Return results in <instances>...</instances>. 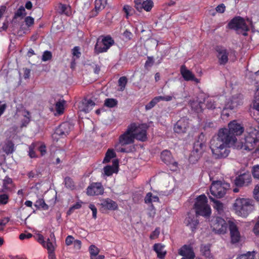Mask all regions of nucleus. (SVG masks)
I'll use <instances>...</instances> for the list:
<instances>
[{
  "label": "nucleus",
  "instance_id": "obj_1",
  "mask_svg": "<svg viewBox=\"0 0 259 259\" xmlns=\"http://www.w3.org/2000/svg\"><path fill=\"white\" fill-rule=\"evenodd\" d=\"M226 129H220L218 135L213 136L210 141V148L215 158L227 157L230 153V147L235 148V138L229 136Z\"/></svg>",
  "mask_w": 259,
  "mask_h": 259
},
{
  "label": "nucleus",
  "instance_id": "obj_2",
  "mask_svg": "<svg viewBox=\"0 0 259 259\" xmlns=\"http://www.w3.org/2000/svg\"><path fill=\"white\" fill-rule=\"evenodd\" d=\"M253 107L255 109L256 114L259 115V96H255L253 103ZM258 123V130L250 128L244 135V137L239 140L235 144V149L259 152V118L256 119Z\"/></svg>",
  "mask_w": 259,
  "mask_h": 259
},
{
  "label": "nucleus",
  "instance_id": "obj_3",
  "mask_svg": "<svg viewBox=\"0 0 259 259\" xmlns=\"http://www.w3.org/2000/svg\"><path fill=\"white\" fill-rule=\"evenodd\" d=\"M194 208L196 215L189 212L185 220V224L189 227L192 231L196 229L199 223L197 215L206 218L209 217L211 213L210 207L207 204V199L205 195H201L196 198Z\"/></svg>",
  "mask_w": 259,
  "mask_h": 259
},
{
  "label": "nucleus",
  "instance_id": "obj_4",
  "mask_svg": "<svg viewBox=\"0 0 259 259\" xmlns=\"http://www.w3.org/2000/svg\"><path fill=\"white\" fill-rule=\"evenodd\" d=\"M232 210L238 216L246 218L254 210V202L251 198L237 197L232 204Z\"/></svg>",
  "mask_w": 259,
  "mask_h": 259
},
{
  "label": "nucleus",
  "instance_id": "obj_5",
  "mask_svg": "<svg viewBox=\"0 0 259 259\" xmlns=\"http://www.w3.org/2000/svg\"><path fill=\"white\" fill-rule=\"evenodd\" d=\"M230 187V184L228 183L220 181H213L211 183L210 192L214 197L222 198L225 195L227 190Z\"/></svg>",
  "mask_w": 259,
  "mask_h": 259
},
{
  "label": "nucleus",
  "instance_id": "obj_6",
  "mask_svg": "<svg viewBox=\"0 0 259 259\" xmlns=\"http://www.w3.org/2000/svg\"><path fill=\"white\" fill-rule=\"evenodd\" d=\"M228 27L235 30L237 33L241 34L244 36L247 35V32L249 30V28L245 20L240 17L233 18L229 23Z\"/></svg>",
  "mask_w": 259,
  "mask_h": 259
},
{
  "label": "nucleus",
  "instance_id": "obj_7",
  "mask_svg": "<svg viewBox=\"0 0 259 259\" xmlns=\"http://www.w3.org/2000/svg\"><path fill=\"white\" fill-rule=\"evenodd\" d=\"M228 126V129L227 128H223L222 129H226L227 131V134H228L229 136L234 137V142L235 144L237 143L238 141L236 137L241 135L243 133V126L241 123L236 120L230 122Z\"/></svg>",
  "mask_w": 259,
  "mask_h": 259
},
{
  "label": "nucleus",
  "instance_id": "obj_8",
  "mask_svg": "<svg viewBox=\"0 0 259 259\" xmlns=\"http://www.w3.org/2000/svg\"><path fill=\"white\" fill-rule=\"evenodd\" d=\"M136 129L134 124H130L126 131L119 138V142L121 145H128L133 143L135 139L133 132Z\"/></svg>",
  "mask_w": 259,
  "mask_h": 259
},
{
  "label": "nucleus",
  "instance_id": "obj_9",
  "mask_svg": "<svg viewBox=\"0 0 259 259\" xmlns=\"http://www.w3.org/2000/svg\"><path fill=\"white\" fill-rule=\"evenodd\" d=\"M114 43V40L111 36H105L101 41L99 40H97L95 47V52L97 54L106 52Z\"/></svg>",
  "mask_w": 259,
  "mask_h": 259
},
{
  "label": "nucleus",
  "instance_id": "obj_10",
  "mask_svg": "<svg viewBox=\"0 0 259 259\" xmlns=\"http://www.w3.org/2000/svg\"><path fill=\"white\" fill-rule=\"evenodd\" d=\"M211 227L215 233L224 234L227 231L228 224L224 219L217 217L211 221Z\"/></svg>",
  "mask_w": 259,
  "mask_h": 259
},
{
  "label": "nucleus",
  "instance_id": "obj_11",
  "mask_svg": "<svg viewBox=\"0 0 259 259\" xmlns=\"http://www.w3.org/2000/svg\"><path fill=\"white\" fill-rule=\"evenodd\" d=\"M104 192V187L100 182L92 183L87 189V194L89 196L101 195Z\"/></svg>",
  "mask_w": 259,
  "mask_h": 259
},
{
  "label": "nucleus",
  "instance_id": "obj_12",
  "mask_svg": "<svg viewBox=\"0 0 259 259\" xmlns=\"http://www.w3.org/2000/svg\"><path fill=\"white\" fill-rule=\"evenodd\" d=\"M190 126L189 120L186 117L181 118L174 125V131L178 134L185 133Z\"/></svg>",
  "mask_w": 259,
  "mask_h": 259
},
{
  "label": "nucleus",
  "instance_id": "obj_13",
  "mask_svg": "<svg viewBox=\"0 0 259 259\" xmlns=\"http://www.w3.org/2000/svg\"><path fill=\"white\" fill-rule=\"evenodd\" d=\"M136 126V129L133 132L135 135V139L141 141H145L147 140L146 127L144 124H139L136 123H132Z\"/></svg>",
  "mask_w": 259,
  "mask_h": 259
},
{
  "label": "nucleus",
  "instance_id": "obj_14",
  "mask_svg": "<svg viewBox=\"0 0 259 259\" xmlns=\"http://www.w3.org/2000/svg\"><path fill=\"white\" fill-rule=\"evenodd\" d=\"M215 51L217 53V56L220 64H226L228 61L229 51L222 46L217 47Z\"/></svg>",
  "mask_w": 259,
  "mask_h": 259
},
{
  "label": "nucleus",
  "instance_id": "obj_15",
  "mask_svg": "<svg viewBox=\"0 0 259 259\" xmlns=\"http://www.w3.org/2000/svg\"><path fill=\"white\" fill-rule=\"evenodd\" d=\"M72 125L68 122H65L60 125L55 131L53 137L55 135L60 136L61 137L66 136L67 135L70 131L72 129Z\"/></svg>",
  "mask_w": 259,
  "mask_h": 259
},
{
  "label": "nucleus",
  "instance_id": "obj_16",
  "mask_svg": "<svg viewBox=\"0 0 259 259\" xmlns=\"http://www.w3.org/2000/svg\"><path fill=\"white\" fill-rule=\"evenodd\" d=\"M231 242L233 243L238 242L240 240V234L236 225L233 222H229Z\"/></svg>",
  "mask_w": 259,
  "mask_h": 259
},
{
  "label": "nucleus",
  "instance_id": "obj_17",
  "mask_svg": "<svg viewBox=\"0 0 259 259\" xmlns=\"http://www.w3.org/2000/svg\"><path fill=\"white\" fill-rule=\"evenodd\" d=\"M251 181V177L249 173H244L237 177L234 183L238 187L247 186Z\"/></svg>",
  "mask_w": 259,
  "mask_h": 259
},
{
  "label": "nucleus",
  "instance_id": "obj_18",
  "mask_svg": "<svg viewBox=\"0 0 259 259\" xmlns=\"http://www.w3.org/2000/svg\"><path fill=\"white\" fill-rule=\"evenodd\" d=\"M204 146V144L200 143L199 142H197L194 144L193 150L192 151L191 155L190 157V160L191 161H193V157H194L195 158L194 161L198 160L202 153Z\"/></svg>",
  "mask_w": 259,
  "mask_h": 259
},
{
  "label": "nucleus",
  "instance_id": "obj_19",
  "mask_svg": "<svg viewBox=\"0 0 259 259\" xmlns=\"http://www.w3.org/2000/svg\"><path fill=\"white\" fill-rule=\"evenodd\" d=\"M242 103V97L240 95L233 96L227 99L225 103V108L232 110L240 105Z\"/></svg>",
  "mask_w": 259,
  "mask_h": 259
},
{
  "label": "nucleus",
  "instance_id": "obj_20",
  "mask_svg": "<svg viewBox=\"0 0 259 259\" xmlns=\"http://www.w3.org/2000/svg\"><path fill=\"white\" fill-rule=\"evenodd\" d=\"M180 72L185 80H193L196 83L200 82V80L195 78L194 74L190 70H188L185 65H182L181 67Z\"/></svg>",
  "mask_w": 259,
  "mask_h": 259
},
{
  "label": "nucleus",
  "instance_id": "obj_21",
  "mask_svg": "<svg viewBox=\"0 0 259 259\" xmlns=\"http://www.w3.org/2000/svg\"><path fill=\"white\" fill-rule=\"evenodd\" d=\"M95 106V103L91 99H84L78 106V109L80 111L84 113H89L91 111Z\"/></svg>",
  "mask_w": 259,
  "mask_h": 259
},
{
  "label": "nucleus",
  "instance_id": "obj_22",
  "mask_svg": "<svg viewBox=\"0 0 259 259\" xmlns=\"http://www.w3.org/2000/svg\"><path fill=\"white\" fill-rule=\"evenodd\" d=\"M178 253L187 259H194L195 254L192 248L190 245H185L179 249Z\"/></svg>",
  "mask_w": 259,
  "mask_h": 259
},
{
  "label": "nucleus",
  "instance_id": "obj_23",
  "mask_svg": "<svg viewBox=\"0 0 259 259\" xmlns=\"http://www.w3.org/2000/svg\"><path fill=\"white\" fill-rule=\"evenodd\" d=\"M118 161L114 160L112 165H107L103 168V174L106 176H111L113 173L118 172Z\"/></svg>",
  "mask_w": 259,
  "mask_h": 259
},
{
  "label": "nucleus",
  "instance_id": "obj_24",
  "mask_svg": "<svg viewBox=\"0 0 259 259\" xmlns=\"http://www.w3.org/2000/svg\"><path fill=\"white\" fill-rule=\"evenodd\" d=\"M102 207L106 210H115L118 209L117 203L110 198L103 200L101 203Z\"/></svg>",
  "mask_w": 259,
  "mask_h": 259
},
{
  "label": "nucleus",
  "instance_id": "obj_25",
  "mask_svg": "<svg viewBox=\"0 0 259 259\" xmlns=\"http://www.w3.org/2000/svg\"><path fill=\"white\" fill-rule=\"evenodd\" d=\"M50 238H48L47 241L44 242L42 246L46 248L48 252L54 251L56 248V239L54 233L50 234Z\"/></svg>",
  "mask_w": 259,
  "mask_h": 259
},
{
  "label": "nucleus",
  "instance_id": "obj_26",
  "mask_svg": "<svg viewBox=\"0 0 259 259\" xmlns=\"http://www.w3.org/2000/svg\"><path fill=\"white\" fill-rule=\"evenodd\" d=\"M219 99L217 97L207 98L206 99V107L208 109H220L219 111H221L222 106L219 105L218 103Z\"/></svg>",
  "mask_w": 259,
  "mask_h": 259
},
{
  "label": "nucleus",
  "instance_id": "obj_27",
  "mask_svg": "<svg viewBox=\"0 0 259 259\" xmlns=\"http://www.w3.org/2000/svg\"><path fill=\"white\" fill-rule=\"evenodd\" d=\"M56 10L61 14H64L66 16L71 15V7L69 5L60 3L56 7Z\"/></svg>",
  "mask_w": 259,
  "mask_h": 259
},
{
  "label": "nucleus",
  "instance_id": "obj_28",
  "mask_svg": "<svg viewBox=\"0 0 259 259\" xmlns=\"http://www.w3.org/2000/svg\"><path fill=\"white\" fill-rule=\"evenodd\" d=\"M165 246L160 243L155 244L153 246V249L156 252L157 257L160 259L164 258L166 254V251L164 249Z\"/></svg>",
  "mask_w": 259,
  "mask_h": 259
},
{
  "label": "nucleus",
  "instance_id": "obj_29",
  "mask_svg": "<svg viewBox=\"0 0 259 259\" xmlns=\"http://www.w3.org/2000/svg\"><path fill=\"white\" fill-rule=\"evenodd\" d=\"M189 104L192 110L196 113L201 112L203 110V103L201 102L198 101L197 99L196 100H191Z\"/></svg>",
  "mask_w": 259,
  "mask_h": 259
},
{
  "label": "nucleus",
  "instance_id": "obj_30",
  "mask_svg": "<svg viewBox=\"0 0 259 259\" xmlns=\"http://www.w3.org/2000/svg\"><path fill=\"white\" fill-rule=\"evenodd\" d=\"M66 101L64 100H59L55 104L56 112L55 115H59L63 113Z\"/></svg>",
  "mask_w": 259,
  "mask_h": 259
},
{
  "label": "nucleus",
  "instance_id": "obj_31",
  "mask_svg": "<svg viewBox=\"0 0 259 259\" xmlns=\"http://www.w3.org/2000/svg\"><path fill=\"white\" fill-rule=\"evenodd\" d=\"M23 118L21 121V127H26L30 121V113L26 110L22 111Z\"/></svg>",
  "mask_w": 259,
  "mask_h": 259
},
{
  "label": "nucleus",
  "instance_id": "obj_32",
  "mask_svg": "<svg viewBox=\"0 0 259 259\" xmlns=\"http://www.w3.org/2000/svg\"><path fill=\"white\" fill-rule=\"evenodd\" d=\"M161 159L165 164H168L173 160L171 153L168 150H164L161 153Z\"/></svg>",
  "mask_w": 259,
  "mask_h": 259
},
{
  "label": "nucleus",
  "instance_id": "obj_33",
  "mask_svg": "<svg viewBox=\"0 0 259 259\" xmlns=\"http://www.w3.org/2000/svg\"><path fill=\"white\" fill-rule=\"evenodd\" d=\"M153 7V2L152 0L143 1L141 6V11L143 9L147 12H150Z\"/></svg>",
  "mask_w": 259,
  "mask_h": 259
},
{
  "label": "nucleus",
  "instance_id": "obj_34",
  "mask_svg": "<svg viewBox=\"0 0 259 259\" xmlns=\"http://www.w3.org/2000/svg\"><path fill=\"white\" fill-rule=\"evenodd\" d=\"M145 202L147 204L158 202L159 199L157 196L153 195L152 193H148L145 197Z\"/></svg>",
  "mask_w": 259,
  "mask_h": 259
},
{
  "label": "nucleus",
  "instance_id": "obj_35",
  "mask_svg": "<svg viewBox=\"0 0 259 259\" xmlns=\"http://www.w3.org/2000/svg\"><path fill=\"white\" fill-rule=\"evenodd\" d=\"M3 150L7 154L13 153L14 151V144L10 141L6 142L3 146Z\"/></svg>",
  "mask_w": 259,
  "mask_h": 259
},
{
  "label": "nucleus",
  "instance_id": "obj_36",
  "mask_svg": "<svg viewBox=\"0 0 259 259\" xmlns=\"http://www.w3.org/2000/svg\"><path fill=\"white\" fill-rule=\"evenodd\" d=\"M116 157V153L112 149H108L103 159V163L109 162L110 160Z\"/></svg>",
  "mask_w": 259,
  "mask_h": 259
},
{
  "label": "nucleus",
  "instance_id": "obj_37",
  "mask_svg": "<svg viewBox=\"0 0 259 259\" xmlns=\"http://www.w3.org/2000/svg\"><path fill=\"white\" fill-rule=\"evenodd\" d=\"M209 199L214 202V208L218 211V213L221 214L223 211V204L219 201L214 200L211 196H209Z\"/></svg>",
  "mask_w": 259,
  "mask_h": 259
},
{
  "label": "nucleus",
  "instance_id": "obj_38",
  "mask_svg": "<svg viewBox=\"0 0 259 259\" xmlns=\"http://www.w3.org/2000/svg\"><path fill=\"white\" fill-rule=\"evenodd\" d=\"M202 254L206 257H211V253L210 250L209 245H203L201 246L200 249Z\"/></svg>",
  "mask_w": 259,
  "mask_h": 259
},
{
  "label": "nucleus",
  "instance_id": "obj_39",
  "mask_svg": "<svg viewBox=\"0 0 259 259\" xmlns=\"http://www.w3.org/2000/svg\"><path fill=\"white\" fill-rule=\"evenodd\" d=\"M34 206L36 208H42L44 210H47L49 208L48 205L45 203L43 199H38L35 203Z\"/></svg>",
  "mask_w": 259,
  "mask_h": 259
},
{
  "label": "nucleus",
  "instance_id": "obj_40",
  "mask_svg": "<svg viewBox=\"0 0 259 259\" xmlns=\"http://www.w3.org/2000/svg\"><path fill=\"white\" fill-rule=\"evenodd\" d=\"M255 252L248 251L246 253L240 254L238 256L236 259H254Z\"/></svg>",
  "mask_w": 259,
  "mask_h": 259
},
{
  "label": "nucleus",
  "instance_id": "obj_41",
  "mask_svg": "<svg viewBox=\"0 0 259 259\" xmlns=\"http://www.w3.org/2000/svg\"><path fill=\"white\" fill-rule=\"evenodd\" d=\"M107 4V0H95V10L99 11L103 9Z\"/></svg>",
  "mask_w": 259,
  "mask_h": 259
},
{
  "label": "nucleus",
  "instance_id": "obj_42",
  "mask_svg": "<svg viewBox=\"0 0 259 259\" xmlns=\"http://www.w3.org/2000/svg\"><path fill=\"white\" fill-rule=\"evenodd\" d=\"M127 82V79L126 77L122 76L119 78L118 79V86L119 87L118 91H123L125 88V86Z\"/></svg>",
  "mask_w": 259,
  "mask_h": 259
},
{
  "label": "nucleus",
  "instance_id": "obj_43",
  "mask_svg": "<svg viewBox=\"0 0 259 259\" xmlns=\"http://www.w3.org/2000/svg\"><path fill=\"white\" fill-rule=\"evenodd\" d=\"M117 104V101L115 99H106L104 102V105L109 108H113Z\"/></svg>",
  "mask_w": 259,
  "mask_h": 259
},
{
  "label": "nucleus",
  "instance_id": "obj_44",
  "mask_svg": "<svg viewBox=\"0 0 259 259\" xmlns=\"http://www.w3.org/2000/svg\"><path fill=\"white\" fill-rule=\"evenodd\" d=\"M123 11L125 14V17L126 19H128L130 16L133 15L134 13V9L129 5L124 6Z\"/></svg>",
  "mask_w": 259,
  "mask_h": 259
},
{
  "label": "nucleus",
  "instance_id": "obj_45",
  "mask_svg": "<svg viewBox=\"0 0 259 259\" xmlns=\"http://www.w3.org/2000/svg\"><path fill=\"white\" fill-rule=\"evenodd\" d=\"M26 14L25 9L24 7L21 6L15 12L14 18L16 19L19 17H22Z\"/></svg>",
  "mask_w": 259,
  "mask_h": 259
},
{
  "label": "nucleus",
  "instance_id": "obj_46",
  "mask_svg": "<svg viewBox=\"0 0 259 259\" xmlns=\"http://www.w3.org/2000/svg\"><path fill=\"white\" fill-rule=\"evenodd\" d=\"M90 257L98 255L99 253V249L94 245H91L89 248Z\"/></svg>",
  "mask_w": 259,
  "mask_h": 259
},
{
  "label": "nucleus",
  "instance_id": "obj_47",
  "mask_svg": "<svg viewBox=\"0 0 259 259\" xmlns=\"http://www.w3.org/2000/svg\"><path fill=\"white\" fill-rule=\"evenodd\" d=\"M35 148L40 152L41 155L43 156L46 153V147L43 143H35Z\"/></svg>",
  "mask_w": 259,
  "mask_h": 259
},
{
  "label": "nucleus",
  "instance_id": "obj_48",
  "mask_svg": "<svg viewBox=\"0 0 259 259\" xmlns=\"http://www.w3.org/2000/svg\"><path fill=\"white\" fill-rule=\"evenodd\" d=\"M65 185L66 187L73 189L74 188V184L72 180L69 177H66L64 179Z\"/></svg>",
  "mask_w": 259,
  "mask_h": 259
},
{
  "label": "nucleus",
  "instance_id": "obj_49",
  "mask_svg": "<svg viewBox=\"0 0 259 259\" xmlns=\"http://www.w3.org/2000/svg\"><path fill=\"white\" fill-rule=\"evenodd\" d=\"M35 148H36L35 143H32L29 147L28 155L31 158L37 157V155L34 152Z\"/></svg>",
  "mask_w": 259,
  "mask_h": 259
},
{
  "label": "nucleus",
  "instance_id": "obj_50",
  "mask_svg": "<svg viewBox=\"0 0 259 259\" xmlns=\"http://www.w3.org/2000/svg\"><path fill=\"white\" fill-rule=\"evenodd\" d=\"M52 57V53L49 51H45L42 55L41 60L44 62H46L51 60Z\"/></svg>",
  "mask_w": 259,
  "mask_h": 259
},
{
  "label": "nucleus",
  "instance_id": "obj_51",
  "mask_svg": "<svg viewBox=\"0 0 259 259\" xmlns=\"http://www.w3.org/2000/svg\"><path fill=\"white\" fill-rule=\"evenodd\" d=\"M157 99L155 97L148 104L145 106V109L146 110H149L152 109L155 105L158 103Z\"/></svg>",
  "mask_w": 259,
  "mask_h": 259
},
{
  "label": "nucleus",
  "instance_id": "obj_52",
  "mask_svg": "<svg viewBox=\"0 0 259 259\" xmlns=\"http://www.w3.org/2000/svg\"><path fill=\"white\" fill-rule=\"evenodd\" d=\"M252 174L254 179L259 180V165H254L252 167Z\"/></svg>",
  "mask_w": 259,
  "mask_h": 259
},
{
  "label": "nucleus",
  "instance_id": "obj_53",
  "mask_svg": "<svg viewBox=\"0 0 259 259\" xmlns=\"http://www.w3.org/2000/svg\"><path fill=\"white\" fill-rule=\"evenodd\" d=\"M72 54L74 60L79 58L81 55L79 48L78 47H75L72 50Z\"/></svg>",
  "mask_w": 259,
  "mask_h": 259
},
{
  "label": "nucleus",
  "instance_id": "obj_54",
  "mask_svg": "<svg viewBox=\"0 0 259 259\" xmlns=\"http://www.w3.org/2000/svg\"><path fill=\"white\" fill-rule=\"evenodd\" d=\"M168 165L170 169L173 171H176L178 170V164L177 162L174 161V160H171V162H170L169 163L166 164Z\"/></svg>",
  "mask_w": 259,
  "mask_h": 259
},
{
  "label": "nucleus",
  "instance_id": "obj_55",
  "mask_svg": "<svg viewBox=\"0 0 259 259\" xmlns=\"http://www.w3.org/2000/svg\"><path fill=\"white\" fill-rule=\"evenodd\" d=\"M157 99V101L158 102H159L161 101H170L172 100L173 98L172 96H157L156 97Z\"/></svg>",
  "mask_w": 259,
  "mask_h": 259
},
{
  "label": "nucleus",
  "instance_id": "obj_56",
  "mask_svg": "<svg viewBox=\"0 0 259 259\" xmlns=\"http://www.w3.org/2000/svg\"><path fill=\"white\" fill-rule=\"evenodd\" d=\"M252 231L255 236H259V218L254 225Z\"/></svg>",
  "mask_w": 259,
  "mask_h": 259
},
{
  "label": "nucleus",
  "instance_id": "obj_57",
  "mask_svg": "<svg viewBox=\"0 0 259 259\" xmlns=\"http://www.w3.org/2000/svg\"><path fill=\"white\" fill-rule=\"evenodd\" d=\"M9 196L8 195L3 194L0 195V204H6L8 203Z\"/></svg>",
  "mask_w": 259,
  "mask_h": 259
},
{
  "label": "nucleus",
  "instance_id": "obj_58",
  "mask_svg": "<svg viewBox=\"0 0 259 259\" xmlns=\"http://www.w3.org/2000/svg\"><path fill=\"white\" fill-rule=\"evenodd\" d=\"M34 21V19L30 16H27L25 18V24L28 27L33 25Z\"/></svg>",
  "mask_w": 259,
  "mask_h": 259
},
{
  "label": "nucleus",
  "instance_id": "obj_59",
  "mask_svg": "<svg viewBox=\"0 0 259 259\" xmlns=\"http://www.w3.org/2000/svg\"><path fill=\"white\" fill-rule=\"evenodd\" d=\"M253 196L254 199L259 201V184L255 186L254 189Z\"/></svg>",
  "mask_w": 259,
  "mask_h": 259
},
{
  "label": "nucleus",
  "instance_id": "obj_60",
  "mask_svg": "<svg viewBox=\"0 0 259 259\" xmlns=\"http://www.w3.org/2000/svg\"><path fill=\"white\" fill-rule=\"evenodd\" d=\"M8 218H4L0 220V231L3 230L6 225L9 222Z\"/></svg>",
  "mask_w": 259,
  "mask_h": 259
},
{
  "label": "nucleus",
  "instance_id": "obj_61",
  "mask_svg": "<svg viewBox=\"0 0 259 259\" xmlns=\"http://www.w3.org/2000/svg\"><path fill=\"white\" fill-rule=\"evenodd\" d=\"M89 208L92 211L93 218L96 219L97 218V210L96 206L93 204H90L89 205Z\"/></svg>",
  "mask_w": 259,
  "mask_h": 259
},
{
  "label": "nucleus",
  "instance_id": "obj_62",
  "mask_svg": "<svg viewBox=\"0 0 259 259\" xmlns=\"http://www.w3.org/2000/svg\"><path fill=\"white\" fill-rule=\"evenodd\" d=\"M74 241V238L71 235L68 236L65 239V244L67 246H69L72 244Z\"/></svg>",
  "mask_w": 259,
  "mask_h": 259
},
{
  "label": "nucleus",
  "instance_id": "obj_63",
  "mask_svg": "<svg viewBox=\"0 0 259 259\" xmlns=\"http://www.w3.org/2000/svg\"><path fill=\"white\" fill-rule=\"evenodd\" d=\"M36 240L42 245L44 244V242H45L44 240V236L40 234H37L35 236Z\"/></svg>",
  "mask_w": 259,
  "mask_h": 259
},
{
  "label": "nucleus",
  "instance_id": "obj_64",
  "mask_svg": "<svg viewBox=\"0 0 259 259\" xmlns=\"http://www.w3.org/2000/svg\"><path fill=\"white\" fill-rule=\"evenodd\" d=\"M160 233V230L159 228H156L155 229V230L151 233V234L150 236V238L151 239H154L156 238H157Z\"/></svg>",
  "mask_w": 259,
  "mask_h": 259
}]
</instances>
